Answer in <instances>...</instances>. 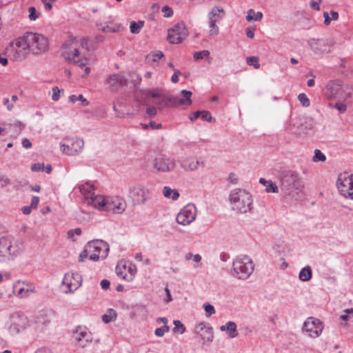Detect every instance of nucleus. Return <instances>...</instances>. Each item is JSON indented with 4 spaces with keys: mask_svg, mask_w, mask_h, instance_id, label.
<instances>
[{
    "mask_svg": "<svg viewBox=\"0 0 353 353\" xmlns=\"http://www.w3.org/2000/svg\"><path fill=\"white\" fill-rule=\"evenodd\" d=\"M70 101L72 103H75L77 101H81L83 106H86L88 105V101L83 97L82 94H79V96L71 95L69 97Z\"/></svg>",
    "mask_w": 353,
    "mask_h": 353,
    "instance_id": "obj_37",
    "label": "nucleus"
},
{
    "mask_svg": "<svg viewBox=\"0 0 353 353\" xmlns=\"http://www.w3.org/2000/svg\"><path fill=\"white\" fill-rule=\"evenodd\" d=\"M105 83L113 89H117L127 83V79L121 74H110L105 80Z\"/></svg>",
    "mask_w": 353,
    "mask_h": 353,
    "instance_id": "obj_26",
    "label": "nucleus"
},
{
    "mask_svg": "<svg viewBox=\"0 0 353 353\" xmlns=\"http://www.w3.org/2000/svg\"><path fill=\"white\" fill-rule=\"evenodd\" d=\"M209 55H210V51L207 50H204L202 51L196 52L194 54V58L196 60H201V59H203L204 57H208Z\"/></svg>",
    "mask_w": 353,
    "mask_h": 353,
    "instance_id": "obj_45",
    "label": "nucleus"
},
{
    "mask_svg": "<svg viewBox=\"0 0 353 353\" xmlns=\"http://www.w3.org/2000/svg\"><path fill=\"white\" fill-rule=\"evenodd\" d=\"M149 103L157 105L159 109L169 106V100L168 99V97L163 94L151 90H148L145 92V99L142 102V105H148Z\"/></svg>",
    "mask_w": 353,
    "mask_h": 353,
    "instance_id": "obj_15",
    "label": "nucleus"
},
{
    "mask_svg": "<svg viewBox=\"0 0 353 353\" xmlns=\"http://www.w3.org/2000/svg\"><path fill=\"white\" fill-rule=\"evenodd\" d=\"M232 209L240 213H247L252 209L251 194L243 189H235L230 194Z\"/></svg>",
    "mask_w": 353,
    "mask_h": 353,
    "instance_id": "obj_5",
    "label": "nucleus"
},
{
    "mask_svg": "<svg viewBox=\"0 0 353 353\" xmlns=\"http://www.w3.org/2000/svg\"><path fill=\"white\" fill-rule=\"evenodd\" d=\"M221 14H224V10L222 8L219 6H214L212 8L210 12L208 13V19L209 20H214V21L218 22L219 21L222 17L223 15Z\"/></svg>",
    "mask_w": 353,
    "mask_h": 353,
    "instance_id": "obj_30",
    "label": "nucleus"
},
{
    "mask_svg": "<svg viewBox=\"0 0 353 353\" xmlns=\"http://www.w3.org/2000/svg\"><path fill=\"white\" fill-rule=\"evenodd\" d=\"M163 194L168 199H172L173 201H176L179 197V193L176 190L172 189L168 186H165L163 190Z\"/></svg>",
    "mask_w": 353,
    "mask_h": 353,
    "instance_id": "obj_32",
    "label": "nucleus"
},
{
    "mask_svg": "<svg viewBox=\"0 0 353 353\" xmlns=\"http://www.w3.org/2000/svg\"><path fill=\"white\" fill-rule=\"evenodd\" d=\"M353 90L348 85H343L339 80L330 81L324 89V94L328 99L346 101L352 97Z\"/></svg>",
    "mask_w": 353,
    "mask_h": 353,
    "instance_id": "obj_4",
    "label": "nucleus"
},
{
    "mask_svg": "<svg viewBox=\"0 0 353 353\" xmlns=\"http://www.w3.org/2000/svg\"><path fill=\"white\" fill-rule=\"evenodd\" d=\"M116 314L114 313L113 314H104L102 316V320L104 323H108L112 321H114L116 319Z\"/></svg>",
    "mask_w": 353,
    "mask_h": 353,
    "instance_id": "obj_49",
    "label": "nucleus"
},
{
    "mask_svg": "<svg viewBox=\"0 0 353 353\" xmlns=\"http://www.w3.org/2000/svg\"><path fill=\"white\" fill-rule=\"evenodd\" d=\"M32 292L33 290L29 288L28 285L23 281H18L13 285V292L20 298H26Z\"/></svg>",
    "mask_w": 353,
    "mask_h": 353,
    "instance_id": "obj_25",
    "label": "nucleus"
},
{
    "mask_svg": "<svg viewBox=\"0 0 353 353\" xmlns=\"http://www.w3.org/2000/svg\"><path fill=\"white\" fill-rule=\"evenodd\" d=\"M17 243L14 238L10 236L0 237V261L10 259V256L18 253V250L14 245Z\"/></svg>",
    "mask_w": 353,
    "mask_h": 353,
    "instance_id": "obj_9",
    "label": "nucleus"
},
{
    "mask_svg": "<svg viewBox=\"0 0 353 353\" xmlns=\"http://www.w3.org/2000/svg\"><path fill=\"white\" fill-rule=\"evenodd\" d=\"M196 216V208L193 204H188L181 210L177 214L176 222L182 225L190 224L195 220Z\"/></svg>",
    "mask_w": 353,
    "mask_h": 353,
    "instance_id": "obj_13",
    "label": "nucleus"
},
{
    "mask_svg": "<svg viewBox=\"0 0 353 353\" xmlns=\"http://www.w3.org/2000/svg\"><path fill=\"white\" fill-rule=\"evenodd\" d=\"M79 190L81 194L85 196L86 200H89L92 196H94V185L90 183H85L79 186Z\"/></svg>",
    "mask_w": 353,
    "mask_h": 353,
    "instance_id": "obj_29",
    "label": "nucleus"
},
{
    "mask_svg": "<svg viewBox=\"0 0 353 353\" xmlns=\"http://www.w3.org/2000/svg\"><path fill=\"white\" fill-rule=\"evenodd\" d=\"M200 117L204 121H211L212 120V117L211 114L208 111H201Z\"/></svg>",
    "mask_w": 353,
    "mask_h": 353,
    "instance_id": "obj_50",
    "label": "nucleus"
},
{
    "mask_svg": "<svg viewBox=\"0 0 353 353\" xmlns=\"http://www.w3.org/2000/svg\"><path fill=\"white\" fill-rule=\"evenodd\" d=\"M192 92L183 90L181 91L182 97H168L169 100V106H179L181 105H191L192 101L190 97L192 96Z\"/></svg>",
    "mask_w": 353,
    "mask_h": 353,
    "instance_id": "obj_22",
    "label": "nucleus"
},
{
    "mask_svg": "<svg viewBox=\"0 0 353 353\" xmlns=\"http://www.w3.org/2000/svg\"><path fill=\"white\" fill-rule=\"evenodd\" d=\"M169 330L170 327L168 325H163L162 327L157 328L154 331V334L157 336L161 337L165 333L168 332Z\"/></svg>",
    "mask_w": 353,
    "mask_h": 353,
    "instance_id": "obj_43",
    "label": "nucleus"
},
{
    "mask_svg": "<svg viewBox=\"0 0 353 353\" xmlns=\"http://www.w3.org/2000/svg\"><path fill=\"white\" fill-rule=\"evenodd\" d=\"M91 252L92 250H90V245H88L87 243L85 249L79 254V261L80 262H83L88 256L91 254Z\"/></svg>",
    "mask_w": 353,
    "mask_h": 353,
    "instance_id": "obj_38",
    "label": "nucleus"
},
{
    "mask_svg": "<svg viewBox=\"0 0 353 353\" xmlns=\"http://www.w3.org/2000/svg\"><path fill=\"white\" fill-rule=\"evenodd\" d=\"M312 274V269L309 265H307L301 270L299 278L302 281H308L311 279Z\"/></svg>",
    "mask_w": 353,
    "mask_h": 353,
    "instance_id": "obj_33",
    "label": "nucleus"
},
{
    "mask_svg": "<svg viewBox=\"0 0 353 353\" xmlns=\"http://www.w3.org/2000/svg\"><path fill=\"white\" fill-rule=\"evenodd\" d=\"M281 189L285 196L297 201L302 196V181L298 174L293 171H288L283 174Z\"/></svg>",
    "mask_w": 353,
    "mask_h": 353,
    "instance_id": "obj_3",
    "label": "nucleus"
},
{
    "mask_svg": "<svg viewBox=\"0 0 353 353\" xmlns=\"http://www.w3.org/2000/svg\"><path fill=\"white\" fill-rule=\"evenodd\" d=\"M259 183L263 184L265 187V191L267 192H274L277 193L279 192L278 186L275 183H273L272 181H267L264 178H261L259 179Z\"/></svg>",
    "mask_w": 353,
    "mask_h": 353,
    "instance_id": "obj_31",
    "label": "nucleus"
},
{
    "mask_svg": "<svg viewBox=\"0 0 353 353\" xmlns=\"http://www.w3.org/2000/svg\"><path fill=\"white\" fill-rule=\"evenodd\" d=\"M312 51L316 54H321L330 51L328 41L323 39H312L308 41Z\"/></svg>",
    "mask_w": 353,
    "mask_h": 353,
    "instance_id": "obj_21",
    "label": "nucleus"
},
{
    "mask_svg": "<svg viewBox=\"0 0 353 353\" xmlns=\"http://www.w3.org/2000/svg\"><path fill=\"white\" fill-rule=\"evenodd\" d=\"M334 108L339 110L341 113H343L347 110V106L345 103H336Z\"/></svg>",
    "mask_w": 353,
    "mask_h": 353,
    "instance_id": "obj_54",
    "label": "nucleus"
},
{
    "mask_svg": "<svg viewBox=\"0 0 353 353\" xmlns=\"http://www.w3.org/2000/svg\"><path fill=\"white\" fill-rule=\"evenodd\" d=\"M10 183V180L5 176H0V188H3Z\"/></svg>",
    "mask_w": 353,
    "mask_h": 353,
    "instance_id": "obj_55",
    "label": "nucleus"
},
{
    "mask_svg": "<svg viewBox=\"0 0 353 353\" xmlns=\"http://www.w3.org/2000/svg\"><path fill=\"white\" fill-rule=\"evenodd\" d=\"M68 144H61V150L68 155H77L81 153L84 146L83 139H65Z\"/></svg>",
    "mask_w": 353,
    "mask_h": 353,
    "instance_id": "obj_14",
    "label": "nucleus"
},
{
    "mask_svg": "<svg viewBox=\"0 0 353 353\" xmlns=\"http://www.w3.org/2000/svg\"><path fill=\"white\" fill-rule=\"evenodd\" d=\"M336 185L342 196L353 199V174H350L347 172L340 174Z\"/></svg>",
    "mask_w": 353,
    "mask_h": 353,
    "instance_id": "obj_8",
    "label": "nucleus"
},
{
    "mask_svg": "<svg viewBox=\"0 0 353 353\" xmlns=\"http://www.w3.org/2000/svg\"><path fill=\"white\" fill-rule=\"evenodd\" d=\"M152 165L158 172H168L174 169L176 161L170 157H156L152 161Z\"/></svg>",
    "mask_w": 353,
    "mask_h": 353,
    "instance_id": "obj_16",
    "label": "nucleus"
},
{
    "mask_svg": "<svg viewBox=\"0 0 353 353\" xmlns=\"http://www.w3.org/2000/svg\"><path fill=\"white\" fill-rule=\"evenodd\" d=\"M126 208L125 201L119 196L108 197L105 211L112 212L114 214H121Z\"/></svg>",
    "mask_w": 353,
    "mask_h": 353,
    "instance_id": "obj_18",
    "label": "nucleus"
},
{
    "mask_svg": "<svg viewBox=\"0 0 353 353\" xmlns=\"http://www.w3.org/2000/svg\"><path fill=\"white\" fill-rule=\"evenodd\" d=\"M61 92H63V90H60L58 87L52 88V99L54 101H58L60 98Z\"/></svg>",
    "mask_w": 353,
    "mask_h": 353,
    "instance_id": "obj_46",
    "label": "nucleus"
},
{
    "mask_svg": "<svg viewBox=\"0 0 353 353\" xmlns=\"http://www.w3.org/2000/svg\"><path fill=\"white\" fill-rule=\"evenodd\" d=\"M39 202V197L37 196H32V198L31 199L30 206L33 209H36L37 208V205H38Z\"/></svg>",
    "mask_w": 353,
    "mask_h": 353,
    "instance_id": "obj_59",
    "label": "nucleus"
},
{
    "mask_svg": "<svg viewBox=\"0 0 353 353\" xmlns=\"http://www.w3.org/2000/svg\"><path fill=\"white\" fill-rule=\"evenodd\" d=\"M236 328L237 326L236 323L234 321H228L225 325H223L220 327V330L221 332H226L229 338L233 339L239 335Z\"/></svg>",
    "mask_w": 353,
    "mask_h": 353,
    "instance_id": "obj_28",
    "label": "nucleus"
},
{
    "mask_svg": "<svg viewBox=\"0 0 353 353\" xmlns=\"http://www.w3.org/2000/svg\"><path fill=\"white\" fill-rule=\"evenodd\" d=\"M3 105L6 106L8 110L11 111L13 109L14 105L12 103H10V100L8 98H5L3 99Z\"/></svg>",
    "mask_w": 353,
    "mask_h": 353,
    "instance_id": "obj_62",
    "label": "nucleus"
},
{
    "mask_svg": "<svg viewBox=\"0 0 353 353\" xmlns=\"http://www.w3.org/2000/svg\"><path fill=\"white\" fill-rule=\"evenodd\" d=\"M157 111L154 106H149L146 109V114L150 117H154L157 114Z\"/></svg>",
    "mask_w": 353,
    "mask_h": 353,
    "instance_id": "obj_57",
    "label": "nucleus"
},
{
    "mask_svg": "<svg viewBox=\"0 0 353 353\" xmlns=\"http://www.w3.org/2000/svg\"><path fill=\"white\" fill-rule=\"evenodd\" d=\"M130 196L134 205L143 204L147 199L146 191L141 186L132 188L130 191Z\"/></svg>",
    "mask_w": 353,
    "mask_h": 353,
    "instance_id": "obj_24",
    "label": "nucleus"
},
{
    "mask_svg": "<svg viewBox=\"0 0 353 353\" xmlns=\"http://www.w3.org/2000/svg\"><path fill=\"white\" fill-rule=\"evenodd\" d=\"M188 35V31L183 22L177 23L168 30V40L173 44L181 43Z\"/></svg>",
    "mask_w": 353,
    "mask_h": 353,
    "instance_id": "obj_10",
    "label": "nucleus"
},
{
    "mask_svg": "<svg viewBox=\"0 0 353 353\" xmlns=\"http://www.w3.org/2000/svg\"><path fill=\"white\" fill-rule=\"evenodd\" d=\"M14 46L17 49L15 50L14 59L21 61L26 57V50H29L32 54H41L48 50L49 42L48 38L41 34L28 32L15 41L10 42L6 50L14 49Z\"/></svg>",
    "mask_w": 353,
    "mask_h": 353,
    "instance_id": "obj_1",
    "label": "nucleus"
},
{
    "mask_svg": "<svg viewBox=\"0 0 353 353\" xmlns=\"http://www.w3.org/2000/svg\"><path fill=\"white\" fill-rule=\"evenodd\" d=\"M88 41L85 37L69 39L63 46L62 56L65 60L81 67L88 65L92 52L88 48Z\"/></svg>",
    "mask_w": 353,
    "mask_h": 353,
    "instance_id": "obj_2",
    "label": "nucleus"
},
{
    "mask_svg": "<svg viewBox=\"0 0 353 353\" xmlns=\"http://www.w3.org/2000/svg\"><path fill=\"white\" fill-rule=\"evenodd\" d=\"M28 325V320L26 315L22 312H15L10 316L8 330L11 335L15 336L24 330Z\"/></svg>",
    "mask_w": 353,
    "mask_h": 353,
    "instance_id": "obj_7",
    "label": "nucleus"
},
{
    "mask_svg": "<svg viewBox=\"0 0 353 353\" xmlns=\"http://www.w3.org/2000/svg\"><path fill=\"white\" fill-rule=\"evenodd\" d=\"M163 57V53L161 51H157L149 54L147 58L148 59V60H152V61H157L159 59H161Z\"/></svg>",
    "mask_w": 353,
    "mask_h": 353,
    "instance_id": "obj_42",
    "label": "nucleus"
},
{
    "mask_svg": "<svg viewBox=\"0 0 353 353\" xmlns=\"http://www.w3.org/2000/svg\"><path fill=\"white\" fill-rule=\"evenodd\" d=\"M178 163L181 168L186 172H194L199 169V165L202 167L205 165L204 161H200L192 157H181L178 160Z\"/></svg>",
    "mask_w": 353,
    "mask_h": 353,
    "instance_id": "obj_19",
    "label": "nucleus"
},
{
    "mask_svg": "<svg viewBox=\"0 0 353 353\" xmlns=\"http://www.w3.org/2000/svg\"><path fill=\"white\" fill-rule=\"evenodd\" d=\"M124 29V27L120 24H112L110 32H119Z\"/></svg>",
    "mask_w": 353,
    "mask_h": 353,
    "instance_id": "obj_53",
    "label": "nucleus"
},
{
    "mask_svg": "<svg viewBox=\"0 0 353 353\" xmlns=\"http://www.w3.org/2000/svg\"><path fill=\"white\" fill-rule=\"evenodd\" d=\"M162 12L164 17H170L173 15V11L168 6H165L162 8Z\"/></svg>",
    "mask_w": 353,
    "mask_h": 353,
    "instance_id": "obj_48",
    "label": "nucleus"
},
{
    "mask_svg": "<svg viewBox=\"0 0 353 353\" xmlns=\"http://www.w3.org/2000/svg\"><path fill=\"white\" fill-rule=\"evenodd\" d=\"M73 337L82 347H85L88 343L91 342L92 340L91 332L85 327H77Z\"/></svg>",
    "mask_w": 353,
    "mask_h": 353,
    "instance_id": "obj_20",
    "label": "nucleus"
},
{
    "mask_svg": "<svg viewBox=\"0 0 353 353\" xmlns=\"http://www.w3.org/2000/svg\"><path fill=\"white\" fill-rule=\"evenodd\" d=\"M194 334L203 345L210 344L214 340L212 327L204 322H201L195 326Z\"/></svg>",
    "mask_w": 353,
    "mask_h": 353,
    "instance_id": "obj_11",
    "label": "nucleus"
},
{
    "mask_svg": "<svg viewBox=\"0 0 353 353\" xmlns=\"http://www.w3.org/2000/svg\"><path fill=\"white\" fill-rule=\"evenodd\" d=\"M29 15L28 17L30 20L34 21L39 17V14L37 12V10L34 7H30L28 8Z\"/></svg>",
    "mask_w": 353,
    "mask_h": 353,
    "instance_id": "obj_47",
    "label": "nucleus"
},
{
    "mask_svg": "<svg viewBox=\"0 0 353 353\" xmlns=\"http://www.w3.org/2000/svg\"><path fill=\"white\" fill-rule=\"evenodd\" d=\"M107 200L108 197L94 194V196L88 201V203L96 208L105 211Z\"/></svg>",
    "mask_w": 353,
    "mask_h": 353,
    "instance_id": "obj_27",
    "label": "nucleus"
},
{
    "mask_svg": "<svg viewBox=\"0 0 353 353\" xmlns=\"http://www.w3.org/2000/svg\"><path fill=\"white\" fill-rule=\"evenodd\" d=\"M246 63L249 65H253L255 69H259L260 68L259 59L258 57H248L246 59Z\"/></svg>",
    "mask_w": 353,
    "mask_h": 353,
    "instance_id": "obj_36",
    "label": "nucleus"
},
{
    "mask_svg": "<svg viewBox=\"0 0 353 353\" xmlns=\"http://www.w3.org/2000/svg\"><path fill=\"white\" fill-rule=\"evenodd\" d=\"M62 284L67 287L65 294L74 293L82 285V276L77 272H68L65 274Z\"/></svg>",
    "mask_w": 353,
    "mask_h": 353,
    "instance_id": "obj_12",
    "label": "nucleus"
},
{
    "mask_svg": "<svg viewBox=\"0 0 353 353\" xmlns=\"http://www.w3.org/2000/svg\"><path fill=\"white\" fill-rule=\"evenodd\" d=\"M97 26L99 30L103 32H110L112 25L103 26L101 23H97Z\"/></svg>",
    "mask_w": 353,
    "mask_h": 353,
    "instance_id": "obj_52",
    "label": "nucleus"
},
{
    "mask_svg": "<svg viewBox=\"0 0 353 353\" xmlns=\"http://www.w3.org/2000/svg\"><path fill=\"white\" fill-rule=\"evenodd\" d=\"M323 15L324 17V24L328 26L332 21V19L330 17V14L327 12H324Z\"/></svg>",
    "mask_w": 353,
    "mask_h": 353,
    "instance_id": "obj_61",
    "label": "nucleus"
},
{
    "mask_svg": "<svg viewBox=\"0 0 353 353\" xmlns=\"http://www.w3.org/2000/svg\"><path fill=\"white\" fill-rule=\"evenodd\" d=\"M173 323L174 327L172 329V332L174 333L183 334L185 332V327L180 321L174 320Z\"/></svg>",
    "mask_w": 353,
    "mask_h": 353,
    "instance_id": "obj_35",
    "label": "nucleus"
},
{
    "mask_svg": "<svg viewBox=\"0 0 353 353\" xmlns=\"http://www.w3.org/2000/svg\"><path fill=\"white\" fill-rule=\"evenodd\" d=\"M174 74L171 77V81L172 83H176L179 81V75L181 74V72L176 68H174Z\"/></svg>",
    "mask_w": 353,
    "mask_h": 353,
    "instance_id": "obj_56",
    "label": "nucleus"
},
{
    "mask_svg": "<svg viewBox=\"0 0 353 353\" xmlns=\"http://www.w3.org/2000/svg\"><path fill=\"white\" fill-rule=\"evenodd\" d=\"M303 330L311 337H317L322 332L323 325L319 319L310 317L305 321Z\"/></svg>",
    "mask_w": 353,
    "mask_h": 353,
    "instance_id": "obj_17",
    "label": "nucleus"
},
{
    "mask_svg": "<svg viewBox=\"0 0 353 353\" xmlns=\"http://www.w3.org/2000/svg\"><path fill=\"white\" fill-rule=\"evenodd\" d=\"M88 245H90V250L92 252H95L96 253L101 254V259H105L109 252V246L108 243L102 240H94L88 243Z\"/></svg>",
    "mask_w": 353,
    "mask_h": 353,
    "instance_id": "obj_23",
    "label": "nucleus"
},
{
    "mask_svg": "<svg viewBox=\"0 0 353 353\" xmlns=\"http://www.w3.org/2000/svg\"><path fill=\"white\" fill-rule=\"evenodd\" d=\"M42 169H43V163H34L31 166V170L33 172L41 171V170H42Z\"/></svg>",
    "mask_w": 353,
    "mask_h": 353,
    "instance_id": "obj_58",
    "label": "nucleus"
},
{
    "mask_svg": "<svg viewBox=\"0 0 353 353\" xmlns=\"http://www.w3.org/2000/svg\"><path fill=\"white\" fill-rule=\"evenodd\" d=\"M203 307L205 311V315L207 317H209L215 313V309L214 306L210 303H205L203 305Z\"/></svg>",
    "mask_w": 353,
    "mask_h": 353,
    "instance_id": "obj_44",
    "label": "nucleus"
},
{
    "mask_svg": "<svg viewBox=\"0 0 353 353\" xmlns=\"http://www.w3.org/2000/svg\"><path fill=\"white\" fill-rule=\"evenodd\" d=\"M90 259L94 261H97L99 259H101V254L96 253L95 252H91V254H90Z\"/></svg>",
    "mask_w": 353,
    "mask_h": 353,
    "instance_id": "obj_63",
    "label": "nucleus"
},
{
    "mask_svg": "<svg viewBox=\"0 0 353 353\" xmlns=\"http://www.w3.org/2000/svg\"><path fill=\"white\" fill-rule=\"evenodd\" d=\"M326 159V157L325 155L321 152V150H318V149H316L314 150V155L313 157V161L314 162H317V161H321V162H323L325 161Z\"/></svg>",
    "mask_w": 353,
    "mask_h": 353,
    "instance_id": "obj_40",
    "label": "nucleus"
},
{
    "mask_svg": "<svg viewBox=\"0 0 353 353\" xmlns=\"http://www.w3.org/2000/svg\"><path fill=\"white\" fill-rule=\"evenodd\" d=\"M298 100L303 107L307 108L310 105V101L305 93H301L298 95Z\"/></svg>",
    "mask_w": 353,
    "mask_h": 353,
    "instance_id": "obj_39",
    "label": "nucleus"
},
{
    "mask_svg": "<svg viewBox=\"0 0 353 353\" xmlns=\"http://www.w3.org/2000/svg\"><path fill=\"white\" fill-rule=\"evenodd\" d=\"M110 282L107 279L101 281V287L103 290H108L110 288Z\"/></svg>",
    "mask_w": 353,
    "mask_h": 353,
    "instance_id": "obj_64",
    "label": "nucleus"
},
{
    "mask_svg": "<svg viewBox=\"0 0 353 353\" xmlns=\"http://www.w3.org/2000/svg\"><path fill=\"white\" fill-rule=\"evenodd\" d=\"M253 261L247 256L237 258L233 262V275L239 279H247L253 272Z\"/></svg>",
    "mask_w": 353,
    "mask_h": 353,
    "instance_id": "obj_6",
    "label": "nucleus"
},
{
    "mask_svg": "<svg viewBox=\"0 0 353 353\" xmlns=\"http://www.w3.org/2000/svg\"><path fill=\"white\" fill-rule=\"evenodd\" d=\"M209 28L210 29V35H217L219 34V27L216 26V22L214 20H209Z\"/></svg>",
    "mask_w": 353,
    "mask_h": 353,
    "instance_id": "obj_41",
    "label": "nucleus"
},
{
    "mask_svg": "<svg viewBox=\"0 0 353 353\" xmlns=\"http://www.w3.org/2000/svg\"><path fill=\"white\" fill-rule=\"evenodd\" d=\"M321 0H319V2H316L314 1H310V8L314 10H320L319 3H321Z\"/></svg>",
    "mask_w": 353,
    "mask_h": 353,
    "instance_id": "obj_60",
    "label": "nucleus"
},
{
    "mask_svg": "<svg viewBox=\"0 0 353 353\" xmlns=\"http://www.w3.org/2000/svg\"><path fill=\"white\" fill-rule=\"evenodd\" d=\"M67 234H68V238L72 239L74 234L78 235V236L81 235V230L79 228H75L74 230H69Z\"/></svg>",
    "mask_w": 353,
    "mask_h": 353,
    "instance_id": "obj_51",
    "label": "nucleus"
},
{
    "mask_svg": "<svg viewBox=\"0 0 353 353\" xmlns=\"http://www.w3.org/2000/svg\"><path fill=\"white\" fill-rule=\"evenodd\" d=\"M144 26L143 21H132L130 26V32L132 34H138Z\"/></svg>",
    "mask_w": 353,
    "mask_h": 353,
    "instance_id": "obj_34",
    "label": "nucleus"
}]
</instances>
